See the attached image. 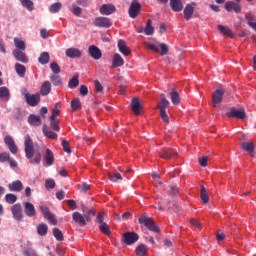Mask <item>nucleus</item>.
<instances>
[{
  "label": "nucleus",
  "mask_w": 256,
  "mask_h": 256,
  "mask_svg": "<svg viewBox=\"0 0 256 256\" xmlns=\"http://www.w3.org/2000/svg\"><path fill=\"white\" fill-rule=\"evenodd\" d=\"M125 65V60L119 53H115L112 58V67L116 69L117 67H123Z\"/></svg>",
  "instance_id": "obj_23"
},
{
  "label": "nucleus",
  "mask_w": 256,
  "mask_h": 256,
  "mask_svg": "<svg viewBox=\"0 0 256 256\" xmlns=\"http://www.w3.org/2000/svg\"><path fill=\"white\" fill-rule=\"evenodd\" d=\"M162 159H175L177 157V152L173 151L171 148H164L159 152Z\"/></svg>",
  "instance_id": "obj_14"
},
{
  "label": "nucleus",
  "mask_w": 256,
  "mask_h": 256,
  "mask_svg": "<svg viewBox=\"0 0 256 256\" xmlns=\"http://www.w3.org/2000/svg\"><path fill=\"white\" fill-rule=\"evenodd\" d=\"M225 95V91L222 89H217L212 95V103L213 107H219L221 105V101H223V96Z\"/></svg>",
  "instance_id": "obj_10"
},
{
  "label": "nucleus",
  "mask_w": 256,
  "mask_h": 256,
  "mask_svg": "<svg viewBox=\"0 0 256 256\" xmlns=\"http://www.w3.org/2000/svg\"><path fill=\"white\" fill-rule=\"evenodd\" d=\"M59 113H61V111L59 110V107L55 105L52 110V115L50 116V119H57Z\"/></svg>",
  "instance_id": "obj_59"
},
{
  "label": "nucleus",
  "mask_w": 256,
  "mask_h": 256,
  "mask_svg": "<svg viewBox=\"0 0 256 256\" xmlns=\"http://www.w3.org/2000/svg\"><path fill=\"white\" fill-rule=\"evenodd\" d=\"M11 213L15 221H21L23 219V209L21 208V204H14L11 207Z\"/></svg>",
  "instance_id": "obj_12"
},
{
  "label": "nucleus",
  "mask_w": 256,
  "mask_h": 256,
  "mask_svg": "<svg viewBox=\"0 0 256 256\" xmlns=\"http://www.w3.org/2000/svg\"><path fill=\"white\" fill-rule=\"evenodd\" d=\"M40 93L41 95H43L44 97L49 95L51 93V82L49 81H44L41 89H40Z\"/></svg>",
  "instance_id": "obj_31"
},
{
  "label": "nucleus",
  "mask_w": 256,
  "mask_h": 256,
  "mask_svg": "<svg viewBox=\"0 0 256 256\" xmlns=\"http://www.w3.org/2000/svg\"><path fill=\"white\" fill-rule=\"evenodd\" d=\"M24 147H25V155L26 158L30 160V163H34L35 165H40L41 163V154L35 153V148L33 147V140L31 136L27 134L24 137ZM34 155V158H33Z\"/></svg>",
  "instance_id": "obj_1"
},
{
  "label": "nucleus",
  "mask_w": 256,
  "mask_h": 256,
  "mask_svg": "<svg viewBox=\"0 0 256 256\" xmlns=\"http://www.w3.org/2000/svg\"><path fill=\"white\" fill-rule=\"evenodd\" d=\"M217 29L222 35H225V37H229L230 39H233V37H235L233 31H231L230 28L227 26L218 25Z\"/></svg>",
  "instance_id": "obj_29"
},
{
  "label": "nucleus",
  "mask_w": 256,
  "mask_h": 256,
  "mask_svg": "<svg viewBox=\"0 0 256 256\" xmlns=\"http://www.w3.org/2000/svg\"><path fill=\"white\" fill-rule=\"evenodd\" d=\"M108 178L113 183H115L116 181H121L123 179V177L121 176V174H119V172L109 173Z\"/></svg>",
  "instance_id": "obj_45"
},
{
  "label": "nucleus",
  "mask_w": 256,
  "mask_h": 256,
  "mask_svg": "<svg viewBox=\"0 0 256 256\" xmlns=\"http://www.w3.org/2000/svg\"><path fill=\"white\" fill-rule=\"evenodd\" d=\"M71 13H73V15H75L76 17H80L81 13H82V9L81 7L77 6V4H72V9L70 10Z\"/></svg>",
  "instance_id": "obj_52"
},
{
  "label": "nucleus",
  "mask_w": 256,
  "mask_h": 256,
  "mask_svg": "<svg viewBox=\"0 0 256 256\" xmlns=\"http://www.w3.org/2000/svg\"><path fill=\"white\" fill-rule=\"evenodd\" d=\"M9 191H15L16 193H19L23 191V182L20 180L13 181L12 183L8 184Z\"/></svg>",
  "instance_id": "obj_26"
},
{
  "label": "nucleus",
  "mask_w": 256,
  "mask_h": 256,
  "mask_svg": "<svg viewBox=\"0 0 256 256\" xmlns=\"http://www.w3.org/2000/svg\"><path fill=\"white\" fill-rule=\"evenodd\" d=\"M4 143L5 145H7L9 151L13 154V155H17V145H15V140H13V137L11 136H6L4 138Z\"/></svg>",
  "instance_id": "obj_13"
},
{
  "label": "nucleus",
  "mask_w": 256,
  "mask_h": 256,
  "mask_svg": "<svg viewBox=\"0 0 256 256\" xmlns=\"http://www.w3.org/2000/svg\"><path fill=\"white\" fill-rule=\"evenodd\" d=\"M195 3L192 2L190 4H187L184 8V19H186V21H189V19H191V17H193V13H195Z\"/></svg>",
  "instance_id": "obj_15"
},
{
  "label": "nucleus",
  "mask_w": 256,
  "mask_h": 256,
  "mask_svg": "<svg viewBox=\"0 0 256 256\" xmlns=\"http://www.w3.org/2000/svg\"><path fill=\"white\" fill-rule=\"evenodd\" d=\"M145 47L150 51H154V53H160L159 47L152 43H145Z\"/></svg>",
  "instance_id": "obj_57"
},
{
  "label": "nucleus",
  "mask_w": 256,
  "mask_h": 256,
  "mask_svg": "<svg viewBox=\"0 0 256 256\" xmlns=\"http://www.w3.org/2000/svg\"><path fill=\"white\" fill-rule=\"evenodd\" d=\"M115 11H116L115 5H113V4H103L100 7L101 15H113V13H115Z\"/></svg>",
  "instance_id": "obj_19"
},
{
  "label": "nucleus",
  "mask_w": 256,
  "mask_h": 256,
  "mask_svg": "<svg viewBox=\"0 0 256 256\" xmlns=\"http://www.w3.org/2000/svg\"><path fill=\"white\" fill-rule=\"evenodd\" d=\"M128 13L131 19H136L139 13H141V3H139L137 0L132 1Z\"/></svg>",
  "instance_id": "obj_6"
},
{
  "label": "nucleus",
  "mask_w": 256,
  "mask_h": 256,
  "mask_svg": "<svg viewBox=\"0 0 256 256\" xmlns=\"http://www.w3.org/2000/svg\"><path fill=\"white\" fill-rule=\"evenodd\" d=\"M170 7L174 13L183 11V0H170Z\"/></svg>",
  "instance_id": "obj_22"
},
{
  "label": "nucleus",
  "mask_w": 256,
  "mask_h": 256,
  "mask_svg": "<svg viewBox=\"0 0 256 256\" xmlns=\"http://www.w3.org/2000/svg\"><path fill=\"white\" fill-rule=\"evenodd\" d=\"M208 159L209 158L207 156H203V157L199 158V165H201V167H207Z\"/></svg>",
  "instance_id": "obj_64"
},
{
  "label": "nucleus",
  "mask_w": 256,
  "mask_h": 256,
  "mask_svg": "<svg viewBox=\"0 0 256 256\" xmlns=\"http://www.w3.org/2000/svg\"><path fill=\"white\" fill-rule=\"evenodd\" d=\"M23 95L27 105L30 107H37V105L41 102V95L39 94H30L28 92H24Z\"/></svg>",
  "instance_id": "obj_3"
},
{
  "label": "nucleus",
  "mask_w": 256,
  "mask_h": 256,
  "mask_svg": "<svg viewBox=\"0 0 256 256\" xmlns=\"http://www.w3.org/2000/svg\"><path fill=\"white\" fill-rule=\"evenodd\" d=\"M170 102L167 100V97L165 94H160V101L158 102L157 109H160V111H165L167 107H169Z\"/></svg>",
  "instance_id": "obj_27"
},
{
  "label": "nucleus",
  "mask_w": 256,
  "mask_h": 256,
  "mask_svg": "<svg viewBox=\"0 0 256 256\" xmlns=\"http://www.w3.org/2000/svg\"><path fill=\"white\" fill-rule=\"evenodd\" d=\"M10 97L9 88L5 86L0 87V99H2V101H9Z\"/></svg>",
  "instance_id": "obj_33"
},
{
  "label": "nucleus",
  "mask_w": 256,
  "mask_h": 256,
  "mask_svg": "<svg viewBox=\"0 0 256 256\" xmlns=\"http://www.w3.org/2000/svg\"><path fill=\"white\" fill-rule=\"evenodd\" d=\"M50 127L53 131H60L61 128L59 127V120L57 118H50Z\"/></svg>",
  "instance_id": "obj_47"
},
{
  "label": "nucleus",
  "mask_w": 256,
  "mask_h": 256,
  "mask_svg": "<svg viewBox=\"0 0 256 256\" xmlns=\"http://www.w3.org/2000/svg\"><path fill=\"white\" fill-rule=\"evenodd\" d=\"M243 151H246L250 157H255V144L253 142H244L241 144Z\"/></svg>",
  "instance_id": "obj_18"
},
{
  "label": "nucleus",
  "mask_w": 256,
  "mask_h": 256,
  "mask_svg": "<svg viewBox=\"0 0 256 256\" xmlns=\"http://www.w3.org/2000/svg\"><path fill=\"white\" fill-rule=\"evenodd\" d=\"M61 7H63V4L61 2H56L49 7L50 13H59L61 11Z\"/></svg>",
  "instance_id": "obj_43"
},
{
  "label": "nucleus",
  "mask_w": 256,
  "mask_h": 256,
  "mask_svg": "<svg viewBox=\"0 0 256 256\" xmlns=\"http://www.w3.org/2000/svg\"><path fill=\"white\" fill-rule=\"evenodd\" d=\"M96 222L98 225H102L105 223V212H99L96 217Z\"/></svg>",
  "instance_id": "obj_56"
},
{
  "label": "nucleus",
  "mask_w": 256,
  "mask_h": 256,
  "mask_svg": "<svg viewBox=\"0 0 256 256\" xmlns=\"http://www.w3.org/2000/svg\"><path fill=\"white\" fill-rule=\"evenodd\" d=\"M13 56L16 61H20V63H29V57H27V54L19 49L13 51Z\"/></svg>",
  "instance_id": "obj_17"
},
{
  "label": "nucleus",
  "mask_w": 256,
  "mask_h": 256,
  "mask_svg": "<svg viewBox=\"0 0 256 256\" xmlns=\"http://www.w3.org/2000/svg\"><path fill=\"white\" fill-rule=\"evenodd\" d=\"M51 61V56H49V52H42L40 57L38 58V62L40 65H47Z\"/></svg>",
  "instance_id": "obj_34"
},
{
  "label": "nucleus",
  "mask_w": 256,
  "mask_h": 256,
  "mask_svg": "<svg viewBox=\"0 0 256 256\" xmlns=\"http://www.w3.org/2000/svg\"><path fill=\"white\" fill-rule=\"evenodd\" d=\"M160 49H161V51L159 52L160 55H167V53H169V46H167V44L165 43L160 44Z\"/></svg>",
  "instance_id": "obj_58"
},
{
  "label": "nucleus",
  "mask_w": 256,
  "mask_h": 256,
  "mask_svg": "<svg viewBox=\"0 0 256 256\" xmlns=\"http://www.w3.org/2000/svg\"><path fill=\"white\" fill-rule=\"evenodd\" d=\"M24 213L26 217H35V215H37V210H35V206L31 202H25Z\"/></svg>",
  "instance_id": "obj_16"
},
{
  "label": "nucleus",
  "mask_w": 256,
  "mask_h": 256,
  "mask_svg": "<svg viewBox=\"0 0 256 256\" xmlns=\"http://www.w3.org/2000/svg\"><path fill=\"white\" fill-rule=\"evenodd\" d=\"M226 117H234L235 119H246L247 114L245 109L241 108L239 110L231 108L229 112L226 113Z\"/></svg>",
  "instance_id": "obj_9"
},
{
  "label": "nucleus",
  "mask_w": 256,
  "mask_h": 256,
  "mask_svg": "<svg viewBox=\"0 0 256 256\" xmlns=\"http://www.w3.org/2000/svg\"><path fill=\"white\" fill-rule=\"evenodd\" d=\"M23 7H25L28 11H33L34 9V4L33 1L31 0H23L22 1Z\"/></svg>",
  "instance_id": "obj_53"
},
{
  "label": "nucleus",
  "mask_w": 256,
  "mask_h": 256,
  "mask_svg": "<svg viewBox=\"0 0 256 256\" xmlns=\"http://www.w3.org/2000/svg\"><path fill=\"white\" fill-rule=\"evenodd\" d=\"M28 123H30V125H32L33 127H39L41 126V116H37V115H30L28 117Z\"/></svg>",
  "instance_id": "obj_32"
},
{
  "label": "nucleus",
  "mask_w": 256,
  "mask_h": 256,
  "mask_svg": "<svg viewBox=\"0 0 256 256\" xmlns=\"http://www.w3.org/2000/svg\"><path fill=\"white\" fill-rule=\"evenodd\" d=\"M160 117H161L162 121L169 124V115H167V112L165 110L160 111Z\"/></svg>",
  "instance_id": "obj_63"
},
{
  "label": "nucleus",
  "mask_w": 256,
  "mask_h": 256,
  "mask_svg": "<svg viewBox=\"0 0 256 256\" xmlns=\"http://www.w3.org/2000/svg\"><path fill=\"white\" fill-rule=\"evenodd\" d=\"M151 23V19H148L144 28L145 35H153L155 33V27H153Z\"/></svg>",
  "instance_id": "obj_37"
},
{
  "label": "nucleus",
  "mask_w": 256,
  "mask_h": 256,
  "mask_svg": "<svg viewBox=\"0 0 256 256\" xmlns=\"http://www.w3.org/2000/svg\"><path fill=\"white\" fill-rule=\"evenodd\" d=\"M79 91H80V95H82V97H86V95L89 94V89L85 85H81Z\"/></svg>",
  "instance_id": "obj_62"
},
{
  "label": "nucleus",
  "mask_w": 256,
  "mask_h": 256,
  "mask_svg": "<svg viewBox=\"0 0 256 256\" xmlns=\"http://www.w3.org/2000/svg\"><path fill=\"white\" fill-rule=\"evenodd\" d=\"M61 145H62L63 151H65V153H71V148L69 147V142L67 140H62Z\"/></svg>",
  "instance_id": "obj_61"
},
{
  "label": "nucleus",
  "mask_w": 256,
  "mask_h": 256,
  "mask_svg": "<svg viewBox=\"0 0 256 256\" xmlns=\"http://www.w3.org/2000/svg\"><path fill=\"white\" fill-rule=\"evenodd\" d=\"M40 211L43 214L44 219H47L51 225H57V218H55V214L51 213L46 206H40Z\"/></svg>",
  "instance_id": "obj_5"
},
{
  "label": "nucleus",
  "mask_w": 256,
  "mask_h": 256,
  "mask_svg": "<svg viewBox=\"0 0 256 256\" xmlns=\"http://www.w3.org/2000/svg\"><path fill=\"white\" fill-rule=\"evenodd\" d=\"M170 99L173 105H179L181 103V97L175 88L170 92Z\"/></svg>",
  "instance_id": "obj_30"
},
{
  "label": "nucleus",
  "mask_w": 256,
  "mask_h": 256,
  "mask_svg": "<svg viewBox=\"0 0 256 256\" xmlns=\"http://www.w3.org/2000/svg\"><path fill=\"white\" fill-rule=\"evenodd\" d=\"M123 241L125 245H135L139 241V234L135 232H126L123 234Z\"/></svg>",
  "instance_id": "obj_7"
},
{
  "label": "nucleus",
  "mask_w": 256,
  "mask_h": 256,
  "mask_svg": "<svg viewBox=\"0 0 256 256\" xmlns=\"http://www.w3.org/2000/svg\"><path fill=\"white\" fill-rule=\"evenodd\" d=\"M52 233L57 241H63V232L59 228H53Z\"/></svg>",
  "instance_id": "obj_49"
},
{
  "label": "nucleus",
  "mask_w": 256,
  "mask_h": 256,
  "mask_svg": "<svg viewBox=\"0 0 256 256\" xmlns=\"http://www.w3.org/2000/svg\"><path fill=\"white\" fill-rule=\"evenodd\" d=\"M44 135L48 137V139H57V133L53 130H45L43 129Z\"/></svg>",
  "instance_id": "obj_54"
},
{
  "label": "nucleus",
  "mask_w": 256,
  "mask_h": 256,
  "mask_svg": "<svg viewBox=\"0 0 256 256\" xmlns=\"http://www.w3.org/2000/svg\"><path fill=\"white\" fill-rule=\"evenodd\" d=\"M245 19H246L247 25H249V27H252V25H253L254 23H256V22H255V21H256V16L253 15V14H251V13L246 14V15H245Z\"/></svg>",
  "instance_id": "obj_48"
},
{
  "label": "nucleus",
  "mask_w": 256,
  "mask_h": 256,
  "mask_svg": "<svg viewBox=\"0 0 256 256\" xmlns=\"http://www.w3.org/2000/svg\"><path fill=\"white\" fill-rule=\"evenodd\" d=\"M14 44L16 49H18V51H25L26 46H25V41L19 39V38H14Z\"/></svg>",
  "instance_id": "obj_40"
},
{
  "label": "nucleus",
  "mask_w": 256,
  "mask_h": 256,
  "mask_svg": "<svg viewBox=\"0 0 256 256\" xmlns=\"http://www.w3.org/2000/svg\"><path fill=\"white\" fill-rule=\"evenodd\" d=\"M50 80L52 81V84L55 87H61L63 86V80H61V76H59L58 74H54L50 77Z\"/></svg>",
  "instance_id": "obj_38"
},
{
  "label": "nucleus",
  "mask_w": 256,
  "mask_h": 256,
  "mask_svg": "<svg viewBox=\"0 0 256 256\" xmlns=\"http://www.w3.org/2000/svg\"><path fill=\"white\" fill-rule=\"evenodd\" d=\"M50 69L54 73V75H59V73H61V67H59V64H57V62H52L50 64Z\"/></svg>",
  "instance_id": "obj_51"
},
{
  "label": "nucleus",
  "mask_w": 256,
  "mask_h": 256,
  "mask_svg": "<svg viewBox=\"0 0 256 256\" xmlns=\"http://www.w3.org/2000/svg\"><path fill=\"white\" fill-rule=\"evenodd\" d=\"M47 231H49V227L47 226V224H40L37 227V233L38 235H40L41 237H45V235H47Z\"/></svg>",
  "instance_id": "obj_39"
},
{
  "label": "nucleus",
  "mask_w": 256,
  "mask_h": 256,
  "mask_svg": "<svg viewBox=\"0 0 256 256\" xmlns=\"http://www.w3.org/2000/svg\"><path fill=\"white\" fill-rule=\"evenodd\" d=\"M94 27H99L102 29H109L113 25V22H111V19L107 17H97L95 18L93 22Z\"/></svg>",
  "instance_id": "obj_4"
},
{
  "label": "nucleus",
  "mask_w": 256,
  "mask_h": 256,
  "mask_svg": "<svg viewBox=\"0 0 256 256\" xmlns=\"http://www.w3.org/2000/svg\"><path fill=\"white\" fill-rule=\"evenodd\" d=\"M42 155L47 167H51V165L55 163V154H53L51 149L45 148L44 151H42Z\"/></svg>",
  "instance_id": "obj_8"
},
{
  "label": "nucleus",
  "mask_w": 256,
  "mask_h": 256,
  "mask_svg": "<svg viewBox=\"0 0 256 256\" xmlns=\"http://www.w3.org/2000/svg\"><path fill=\"white\" fill-rule=\"evenodd\" d=\"M15 71L19 77H25V73H27V68L23 64L16 63Z\"/></svg>",
  "instance_id": "obj_35"
},
{
  "label": "nucleus",
  "mask_w": 256,
  "mask_h": 256,
  "mask_svg": "<svg viewBox=\"0 0 256 256\" xmlns=\"http://www.w3.org/2000/svg\"><path fill=\"white\" fill-rule=\"evenodd\" d=\"M82 211H83V213H86L90 217H95V215H96L95 209H89L85 205H82Z\"/></svg>",
  "instance_id": "obj_55"
},
{
  "label": "nucleus",
  "mask_w": 256,
  "mask_h": 256,
  "mask_svg": "<svg viewBox=\"0 0 256 256\" xmlns=\"http://www.w3.org/2000/svg\"><path fill=\"white\" fill-rule=\"evenodd\" d=\"M72 219L79 225L80 227H85L87 222L85 221V217L80 212H73Z\"/></svg>",
  "instance_id": "obj_20"
},
{
  "label": "nucleus",
  "mask_w": 256,
  "mask_h": 256,
  "mask_svg": "<svg viewBox=\"0 0 256 256\" xmlns=\"http://www.w3.org/2000/svg\"><path fill=\"white\" fill-rule=\"evenodd\" d=\"M118 50L124 55L125 57H129L131 55V50L127 47V43L125 40L118 41Z\"/></svg>",
  "instance_id": "obj_21"
},
{
  "label": "nucleus",
  "mask_w": 256,
  "mask_h": 256,
  "mask_svg": "<svg viewBox=\"0 0 256 256\" xmlns=\"http://www.w3.org/2000/svg\"><path fill=\"white\" fill-rule=\"evenodd\" d=\"M200 199L204 204L209 203V193H207L205 186L200 187Z\"/></svg>",
  "instance_id": "obj_36"
},
{
  "label": "nucleus",
  "mask_w": 256,
  "mask_h": 256,
  "mask_svg": "<svg viewBox=\"0 0 256 256\" xmlns=\"http://www.w3.org/2000/svg\"><path fill=\"white\" fill-rule=\"evenodd\" d=\"M66 57H69V59H76L77 57H81L82 53L81 50L77 48H68L65 51Z\"/></svg>",
  "instance_id": "obj_25"
},
{
  "label": "nucleus",
  "mask_w": 256,
  "mask_h": 256,
  "mask_svg": "<svg viewBox=\"0 0 256 256\" xmlns=\"http://www.w3.org/2000/svg\"><path fill=\"white\" fill-rule=\"evenodd\" d=\"M131 109L135 115H141V102L139 101V98H133L131 101Z\"/></svg>",
  "instance_id": "obj_24"
},
{
  "label": "nucleus",
  "mask_w": 256,
  "mask_h": 256,
  "mask_svg": "<svg viewBox=\"0 0 256 256\" xmlns=\"http://www.w3.org/2000/svg\"><path fill=\"white\" fill-rule=\"evenodd\" d=\"M69 89H75L79 87V76H73V78L68 83Z\"/></svg>",
  "instance_id": "obj_44"
},
{
  "label": "nucleus",
  "mask_w": 256,
  "mask_h": 256,
  "mask_svg": "<svg viewBox=\"0 0 256 256\" xmlns=\"http://www.w3.org/2000/svg\"><path fill=\"white\" fill-rule=\"evenodd\" d=\"M88 55L92 57V59H95V61H99L103 57V53L101 52V49L95 45H91L88 48Z\"/></svg>",
  "instance_id": "obj_11"
},
{
  "label": "nucleus",
  "mask_w": 256,
  "mask_h": 256,
  "mask_svg": "<svg viewBox=\"0 0 256 256\" xmlns=\"http://www.w3.org/2000/svg\"><path fill=\"white\" fill-rule=\"evenodd\" d=\"M98 228L101 231V233H103L104 235H107V237L111 235V229L109 228L108 223L99 224Z\"/></svg>",
  "instance_id": "obj_41"
},
{
  "label": "nucleus",
  "mask_w": 256,
  "mask_h": 256,
  "mask_svg": "<svg viewBox=\"0 0 256 256\" xmlns=\"http://www.w3.org/2000/svg\"><path fill=\"white\" fill-rule=\"evenodd\" d=\"M138 223H140V225H144V227L148 228L152 233H160L161 231L157 223H155V220L145 214L139 217Z\"/></svg>",
  "instance_id": "obj_2"
},
{
  "label": "nucleus",
  "mask_w": 256,
  "mask_h": 256,
  "mask_svg": "<svg viewBox=\"0 0 256 256\" xmlns=\"http://www.w3.org/2000/svg\"><path fill=\"white\" fill-rule=\"evenodd\" d=\"M72 111H79L81 109V100L79 98H75L71 101Z\"/></svg>",
  "instance_id": "obj_46"
},
{
  "label": "nucleus",
  "mask_w": 256,
  "mask_h": 256,
  "mask_svg": "<svg viewBox=\"0 0 256 256\" xmlns=\"http://www.w3.org/2000/svg\"><path fill=\"white\" fill-rule=\"evenodd\" d=\"M45 187L46 189H55V180L53 179L46 180Z\"/></svg>",
  "instance_id": "obj_60"
},
{
  "label": "nucleus",
  "mask_w": 256,
  "mask_h": 256,
  "mask_svg": "<svg viewBox=\"0 0 256 256\" xmlns=\"http://www.w3.org/2000/svg\"><path fill=\"white\" fill-rule=\"evenodd\" d=\"M225 9L228 12L234 11L239 13L241 11V6L233 1H228L225 3Z\"/></svg>",
  "instance_id": "obj_28"
},
{
  "label": "nucleus",
  "mask_w": 256,
  "mask_h": 256,
  "mask_svg": "<svg viewBox=\"0 0 256 256\" xmlns=\"http://www.w3.org/2000/svg\"><path fill=\"white\" fill-rule=\"evenodd\" d=\"M6 203H9V205H13L17 201V196L15 194H6L5 196Z\"/></svg>",
  "instance_id": "obj_50"
},
{
  "label": "nucleus",
  "mask_w": 256,
  "mask_h": 256,
  "mask_svg": "<svg viewBox=\"0 0 256 256\" xmlns=\"http://www.w3.org/2000/svg\"><path fill=\"white\" fill-rule=\"evenodd\" d=\"M135 253H136L137 256H145V255H147V246H145V244L139 245L136 248Z\"/></svg>",
  "instance_id": "obj_42"
}]
</instances>
